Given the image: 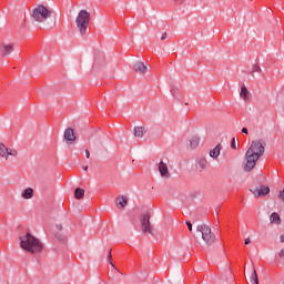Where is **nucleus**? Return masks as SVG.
Returning <instances> with one entry per match:
<instances>
[{
    "label": "nucleus",
    "instance_id": "obj_1",
    "mask_svg": "<svg viewBox=\"0 0 284 284\" xmlns=\"http://www.w3.org/2000/svg\"><path fill=\"white\" fill-rule=\"evenodd\" d=\"M265 140L258 139L251 142L250 148L247 149L244 156V172H252L253 168H256L258 159L265 154Z\"/></svg>",
    "mask_w": 284,
    "mask_h": 284
},
{
    "label": "nucleus",
    "instance_id": "obj_2",
    "mask_svg": "<svg viewBox=\"0 0 284 284\" xmlns=\"http://www.w3.org/2000/svg\"><path fill=\"white\" fill-rule=\"evenodd\" d=\"M19 241L21 250L28 254H41L43 252V242L30 233L21 235Z\"/></svg>",
    "mask_w": 284,
    "mask_h": 284
},
{
    "label": "nucleus",
    "instance_id": "obj_3",
    "mask_svg": "<svg viewBox=\"0 0 284 284\" xmlns=\"http://www.w3.org/2000/svg\"><path fill=\"white\" fill-rule=\"evenodd\" d=\"M50 17H52V9L43 4L37 6L31 13V19H33L36 23H45Z\"/></svg>",
    "mask_w": 284,
    "mask_h": 284
},
{
    "label": "nucleus",
    "instance_id": "obj_4",
    "mask_svg": "<svg viewBox=\"0 0 284 284\" xmlns=\"http://www.w3.org/2000/svg\"><path fill=\"white\" fill-rule=\"evenodd\" d=\"M75 24L81 37H85L90 26V12L85 9L80 10L75 19Z\"/></svg>",
    "mask_w": 284,
    "mask_h": 284
},
{
    "label": "nucleus",
    "instance_id": "obj_5",
    "mask_svg": "<svg viewBox=\"0 0 284 284\" xmlns=\"http://www.w3.org/2000/svg\"><path fill=\"white\" fill-rule=\"evenodd\" d=\"M197 232H201L202 239L206 245H213L216 236L212 233V229L205 224L197 226Z\"/></svg>",
    "mask_w": 284,
    "mask_h": 284
},
{
    "label": "nucleus",
    "instance_id": "obj_6",
    "mask_svg": "<svg viewBox=\"0 0 284 284\" xmlns=\"http://www.w3.org/2000/svg\"><path fill=\"white\" fill-rule=\"evenodd\" d=\"M17 156H19V151H17V149L8 148L3 142H0V159L9 161V159H17Z\"/></svg>",
    "mask_w": 284,
    "mask_h": 284
},
{
    "label": "nucleus",
    "instance_id": "obj_7",
    "mask_svg": "<svg viewBox=\"0 0 284 284\" xmlns=\"http://www.w3.org/2000/svg\"><path fill=\"white\" fill-rule=\"evenodd\" d=\"M140 223L143 234H154V229L150 223V212H144L140 216Z\"/></svg>",
    "mask_w": 284,
    "mask_h": 284
},
{
    "label": "nucleus",
    "instance_id": "obj_8",
    "mask_svg": "<svg viewBox=\"0 0 284 284\" xmlns=\"http://www.w3.org/2000/svg\"><path fill=\"white\" fill-rule=\"evenodd\" d=\"M158 171L160 172V176L161 179H170L171 174H170V169L168 166V163H165L164 161H160L158 164Z\"/></svg>",
    "mask_w": 284,
    "mask_h": 284
},
{
    "label": "nucleus",
    "instance_id": "obj_9",
    "mask_svg": "<svg viewBox=\"0 0 284 284\" xmlns=\"http://www.w3.org/2000/svg\"><path fill=\"white\" fill-rule=\"evenodd\" d=\"M12 52H14V42H11V43L2 42L0 44V53L3 57L10 55V54H12Z\"/></svg>",
    "mask_w": 284,
    "mask_h": 284
},
{
    "label": "nucleus",
    "instance_id": "obj_10",
    "mask_svg": "<svg viewBox=\"0 0 284 284\" xmlns=\"http://www.w3.org/2000/svg\"><path fill=\"white\" fill-rule=\"evenodd\" d=\"M63 138L67 143H74V141H77V135H74V130L72 128L65 129Z\"/></svg>",
    "mask_w": 284,
    "mask_h": 284
},
{
    "label": "nucleus",
    "instance_id": "obj_11",
    "mask_svg": "<svg viewBox=\"0 0 284 284\" xmlns=\"http://www.w3.org/2000/svg\"><path fill=\"white\" fill-rule=\"evenodd\" d=\"M253 196H267L270 194V186H261L252 191Z\"/></svg>",
    "mask_w": 284,
    "mask_h": 284
},
{
    "label": "nucleus",
    "instance_id": "obj_12",
    "mask_svg": "<svg viewBox=\"0 0 284 284\" xmlns=\"http://www.w3.org/2000/svg\"><path fill=\"white\" fill-rule=\"evenodd\" d=\"M135 72L139 74H145L148 72V67L142 61H138L133 64Z\"/></svg>",
    "mask_w": 284,
    "mask_h": 284
},
{
    "label": "nucleus",
    "instance_id": "obj_13",
    "mask_svg": "<svg viewBox=\"0 0 284 284\" xmlns=\"http://www.w3.org/2000/svg\"><path fill=\"white\" fill-rule=\"evenodd\" d=\"M209 155L211 159L216 160L219 156H221V144H217L215 148H213L210 152Z\"/></svg>",
    "mask_w": 284,
    "mask_h": 284
},
{
    "label": "nucleus",
    "instance_id": "obj_14",
    "mask_svg": "<svg viewBox=\"0 0 284 284\" xmlns=\"http://www.w3.org/2000/svg\"><path fill=\"white\" fill-rule=\"evenodd\" d=\"M250 91L247 90V87L245 85H242L241 88V92H240V98L243 100V101H250Z\"/></svg>",
    "mask_w": 284,
    "mask_h": 284
},
{
    "label": "nucleus",
    "instance_id": "obj_15",
    "mask_svg": "<svg viewBox=\"0 0 284 284\" xmlns=\"http://www.w3.org/2000/svg\"><path fill=\"white\" fill-rule=\"evenodd\" d=\"M270 223L272 225H281V215L276 212L272 213L270 216Z\"/></svg>",
    "mask_w": 284,
    "mask_h": 284
},
{
    "label": "nucleus",
    "instance_id": "obj_16",
    "mask_svg": "<svg viewBox=\"0 0 284 284\" xmlns=\"http://www.w3.org/2000/svg\"><path fill=\"white\" fill-rule=\"evenodd\" d=\"M199 143H201V138H199V135L192 136V139L190 140L191 150H196Z\"/></svg>",
    "mask_w": 284,
    "mask_h": 284
},
{
    "label": "nucleus",
    "instance_id": "obj_17",
    "mask_svg": "<svg viewBox=\"0 0 284 284\" xmlns=\"http://www.w3.org/2000/svg\"><path fill=\"white\" fill-rule=\"evenodd\" d=\"M21 196L26 200L32 199V196H34V190L32 187H28L21 193Z\"/></svg>",
    "mask_w": 284,
    "mask_h": 284
},
{
    "label": "nucleus",
    "instance_id": "obj_18",
    "mask_svg": "<svg viewBox=\"0 0 284 284\" xmlns=\"http://www.w3.org/2000/svg\"><path fill=\"white\" fill-rule=\"evenodd\" d=\"M116 205H119L120 207H125V205H128V197H125L124 195L118 197L115 200Z\"/></svg>",
    "mask_w": 284,
    "mask_h": 284
},
{
    "label": "nucleus",
    "instance_id": "obj_19",
    "mask_svg": "<svg viewBox=\"0 0 284 284\" xmlns=\"http://www.w3.org/2000/svg\"><path fill=\"white\" fill-rule=\"evenodd\" d=\"M143 134H144V129L143 126H135L134 128V136L136 139H143Z\"/></svg>",
    "mask_w": 284,
    "mask_h": 284
},
{
    "label": "nucleus",
    "instance_id": "obj_20",
    "mask_svg": "<svg viewBox=\"0 0 284 284\" xmlns=\"http://www.w3.org/2000/svg\"><path fill=\"white\" fill-rule=\"evenodd\" d=\"M251 284H258V275L256 274V270H252V274L250 276Z\"/></svg>",
    "mask_w": 284,
    "mask_h": 284
},
{
    "label": "nucleus",
    "instance_id": "obj_21",
    "mask_svg": "<svg viewBox=\"0 0 284 284\" xmlns=\"http://www.w3.org/2000/svg\"><path fill=\"white\" fill-rule=\"evenodd\" d=\"M74 196H75V199H78V200L83 199V196H85V190L79 189V187L75 189Z\"/></svg>",
    "mask_w": 284,
    "mask_h": 284
},
{
    "label": "nucleus",
    "instance_id": "obj_22",
    "mask_svg": "<svg viewBox=\"0 0 284 284\" xmlns=\"http://www.w3.org/2000/svg\"><path fill=\"white\" fill-rule=\"evenodd\" d=\"M199 168H201V170H205V168H207V159L205 156H201L199 159Z\"/></svg>",
    "mask_w": 284,
    "mask_h": 284
},
{
    "label": "nucleus",
    "instance_id": "obj_23",
    "mask_svg": "<svg viewBox=\"0 0 284 284\" xmlns=\"http://www.w3.org/2000/svg\"><path fill=\"white\" fill-rule=\"evenodd\" d=\"M231 148L232 150H236V138H233L231 141Z\"/></svg>",
    "mask_w": 284,
    "mask_h": 284
},
{
    "label": "nucleus",
    "instance_id": "obj_24",
    "mask_svg": "<svg viewBox=\"0 0 284 284\" xmlns=\"http://www.w3.org/2000/svg\"><path fill=\"white\" fill-rule=\"evenodd\" d=\"M108 258H109V263L112 267H115L114 264L112 263V253L110 252L109 255H108Z\"/></svg>",
    "mask_w": 284,
    "mask_h": 284
},
{
    "label": "nucleus",
    "instance_id": "obj_25",
    "mask_svg": "<svg viewBox=\"0 0 284 284\" xmlns=\"http://www.w3.org/2000/svg\"><path fill=\"white\" fill-rule=\"evenodd\" d=\"M278 199L284 201V189L278 193Z\"/></svg>",
    "mask_w": 284,
    "mask_h": 284
},
{
    "label": "nucleus",
    "instance_id": "obj_26",
    "mask_svg": "<svg viewBox=\"0 0 284 284\" xmlns=\"http://www.w3.org/2000/svg\"><path fill=\"white\" fill-rule=\"evenodd\" d=\"M278 256H280V258H284V248H282V250L278 252Z\"/></svg>",
    "mask_w": 284,
    "mask_h": 284
},
{
    "label": "nucleus",
    "instance_id": "obj_27",
    "mask_svg": "<svg viewBox=\"0 0 284 284\" xmlns=\"http://www.w3.org/2000/svg\"><path fill=\"white\" fill-rule=\"evenodd\" d=\"M186 226L189 227V231L192 232V222H186Z\"/></svg>",
    "mask_w": 284,
    "mask_h": 284
},
{
    "label": "nucleus",
    "instance_id": "obj_28",
    "mask_svg": "<svg viewBox=\"0 0 284 284\" xmlns=\"http://www.w3.org/2000/svg\"><path fill=\"white\" fill-rule=\"evenodd\" d=\"M165 39H168V33H163L161 37V41H165Z\"/></svg>",
    "mask_w": 284,
    "mask_h": 284
},
{
    "label": "nucleus",
    "instance_id": "obj_29",
    "mask_svg": "<svg viewBox=\"0 0 284 284\" xmlns=\"http://www.w3.org/2000/svg\"><path fill=\"white\" fill-rule=\"evenodd\" d=\"M245 245H250V243H252V241L250 240V237L245 239L244 241Z\"/></svg>",
    "mask_w": 284,
    "mask_h": 284
},
{
    "label": "nucleus",
    "instance_id": "obj_30",
    "mask_svg": "<svg viewBox=\"0 0 284 284\" xmlns=\"http://www.w3.org/2000/svg\"><path fill=\"white\" fill-rule=\"evenodd\" d=\"M280 243H284V234L280 235Z\"/></svg>",
    "mask_w": 284,
    "mask_h": 284
},
{
    "label": "nucleus",
    "instance_id": "obj_31",
    "mask_svg": "<svg viewBox=\"0 0 284 284\" xmlns=\"http://www.w3.org/2000/svg\"><path fill=\"white\" fill-rule=\"evenodd\" d=\"M242 132H243V134H248L247 128H243V129H242Z\"/></svg>",
    "mask_w": 284,
    "mask_h": 284
},
{
    "label": "nucleus",
    "instance_id": "obj_32",
    "mask_svg": "<svg viewBox=\"0 0 284 284\" xmlns=\"http://www.w3.org/2000/svg\"><path fill=\"white\" fill-rule=\"evenodd\" d=\"M85 156H87V159H90V151L89 150H85Z\"/></svg>",
    "mask_w": 284,
    "mask_h": 284
},
{
    "label": "nucleus",
    "instance_id": "obj_33",
    "mask_svg": "<svg viewBox=\"0 0 284 284\" xmlns=\"http://www.w3.org/2000/svg\"><path fill=\"white\" fill-rule=\"evenodd\" d=\"M57 229L60 230V231H62V230H63V226H62L61 224H58V225H57Z\"/></svg>",
    "mask_w": 284,
    "mask_h": 284
},
{
    "label": "nucleus",
    "instance_id": "obj_34",
    "mask_svg": "<svg viewBox=\"0 0 284 284\" xmlns=\"http://www.w3.org/2000/svg\"><path fill=\"white\" fill-rule=\"evenodd\" d=\"M174 3H183V0H173Z\"/></svg>",
    "mask_w": 284,
    "mask_h": 284
},
{
    "label": "nucleus",
    "instance_id": "obj_35",
    "mask_svg": "<svg viewBox=\"0 0 284 284\" xmlns=\"http://www.w3.org/2000/svg\"><path fill=\"white\" fill-rule=\"evenodd\" d=\"M84 172H88V165L83 166Z\"/></svg>",
    "mask_w": 284,
    "mask_h": 284
}]
</instances>
